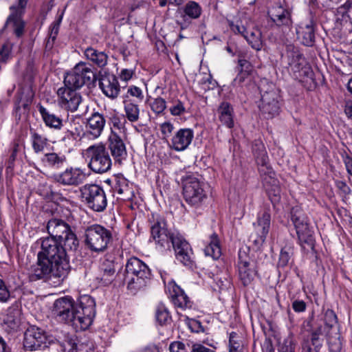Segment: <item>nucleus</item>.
Listing matches in <instances>:
<instances>
[{"mask_svg":"<svg viewBox=\"0 0 352 352\" xmlns=\"http://www.w3.org/2000/svg\"><path fill=\"white\" fill-rule=\"evenodd\" d=\"M47 337L44 330L31 326L24 333L23 346L26 349L34 351L46 346Z\"/></svg>","mask_w":352,"mask_h":352,"instance_id":"a211bd4d","label":"nucleus"},{"mask_svg":"<svg viewBox=\"0 0 352 352\" xmlns=\"http://www.w3.org/2000/svg\"><path fill=\"white\" fill-rule=\"evenodd\" d=\"M106 120L104 116L98 112L92 113L87 119L83 136L89 140H96L99 138L105 126Z\"/></svg>","mask_w":352,"mask_h":352,"instance_id":"5701e85b","label":"nucleus"},{"mask_svg":"<svg viewBox=\"0 0 352 352\" xmlns=\"http://www.w3.org/2000/svg\"><path fill=\"white\" fill-rule=\"evenodd\" d=\"M34 95L30 85L22 87L19 93L18 108L23 107L24 109H27L32 103Z\"/></svg>","mask_w":352,"mask_h":352,"instance_id":"a19ab883","label":"nucleus"},{"mask_svg":"<svg viewBox=\"0 0 352 352\" xmlns=\"http://www.w3.org/2000/svg\"><path fill=\"white\" fill-rule=\"evenodd\" d=\"M29 277L32 281L43 280L56 286L59 285L67 276H59L56 272V267L38 257L37 263L30 269Z\"/></svg>","mask_w":352,"mask_h":352,"instance_id":"9b49d317","label":"nucleus"},{"mask_svg":"<svg viewBox=\"0 0 352 352\" xmlns=\"http://www.w3.org/2000/svg\"><path fill=\"white\" fill-rule=\"evenodd\" d=\"M31 142L33 150L36 153L43 152L48 145L47 138L35 132L31 135Z\"/></svg>","mask_w":352,"mask_h":352,"instance_id":"a18cd8bd","label":"nucleus"},{"mask_svg":"<svg viewBox=\"0 0 352 352\" xmlns=\"http://www.w3.org/2000/svg\"><path fill=\"white\" fill-rule=\"evenodd\" d=\"M218 113L219 120L223 124L230 129L234 126L233 108L230 104L227 102H221L218 108Z\"/></svg>","mask_w":352,"mask_h":352,"instance_id":"c9c22d12","label":"nucleus"},{"mask_svg":"<svg viewBox=\"0 0 352 352\" xmlns=\"http://www.w3.org/2000/svg\"><path fill=\"white\" fill-rule=\"evenodd\" d=\"M151 237L160 251L170 248L172 236L176 234L171 233L167 228L166 222L162 217L156 219L151 228Z\"/></svg>","mask_w":352,"mask_h":352,"instance_id":"4468645a","label":"nucleus"},{"mask_svg":"<svg viewBox=\"0 0 352 352\" xmlns=\"http://www.w3.org/2000/svg\"><path fill=\"white\" fill-rule=\"evenodd\" d=\"M96 316V302L89 295L80 296L73 310L69 324L76 330H86L92 324Z\"/></svg>","mask_w":352,"mask_h":352,"instance_id":"39448f33","label":"nucleus"},{"mask_svg":"<svg viewBox=\"0 0 352 352\" xmlns=\"http://www.w3.org/2000/svg\"><path fill=\"white\" fill-rule=\"evenodd\" d=\"M170 352H188L184 344L181 342H173L169 346Z\"/></svg>","mask_w":352,"mask_h":352,"instance_id":"0e129e2a","label":"nucleus"},{"mask_svg":"<svg viewBox=\"0 0 352 352\" xmlns=\"http://www.w3.org/2000/svg\"><path fill=\"white\" fill-rule=\"evenodd\" d=\"M335 336H332L329 332L324 333L327 338V342L329 346V349L332 352H339L342 349V342L340 337L337 333V331L334 333Z\"/></svg>","mask_w":352,"mask_h":352,"instance_id":"3c124183","label":"nucleus"},{"mask_svg":"<svg viewBox=\"0 0 352 352\" xmlns=\"http://www.w3.org/2000/svg\"><path fill=\"white\" fill-rule=\"evenodd\" d=\"M68 248L63 247L57 239L47 237L42 240L41 250L38 257L44 259L56 267V272L60 276H67L69 265L67 259L66 251Z\"/></svg>","mask_w":352,"mask_h":352,"instance_id":"f257e3e1","label":"nucleus"},{"mask_svg":"<svg viewBox=\"0 0 352 352\" xmlns=\"http://www.w3.org/2000/svg\"><path fill=\"white\" fill-rule=\"evenodd\" d=\"M239 65L241 68V71L233 80L234 85H240L249 77V71L250 70V63L245 60L241 59L239 60Z\"/></svg>","mask_w":352,"mask_h":352,"instance_id":"de8ad7c7","label":"nucleus"},{"mask_svg":"<svg viewBox=\"0 0 352 352\" xmlns=\"http://www.w3.org/2000/svg\"><path fill=\"white\" fill-rule=\"evenodd\" d=\"M127 94L132 97H135L141 102L144 98V95L142 89L136 86H130L127 90Z\"/></svg>","mask_w":352,"mask_h":352,"instance_id":"bf43d9fd","label":"nucleus"},{"mask_svg":"<svg viewBox=\"0 0 352 352\" xmlns=\"http://www.w3.org/2000/svg\"><path fill=\"white\" fill-rule=\"evenodd\" d=\"M123 103L126 119L131 122H137L140 118V110L139 105L128 98H126Z\"/></svg>","mask_w":352,"mask_h":352,"instance_id":"58836bf2","label":"nucleus"},{"mask_svg":"<svg viewBox=\"0 0 352 352\" xmlns=\"http://www.w3.org/2000/svg\"><path fill=\"white\" fill-rule=\"evenodd\" d=\"M84 156L88 162L89 168L96 173L109 171L112 161L106 146L102 144H95L84 151Z\"/></svg>","mask_w":352,"mask_h":352,"instance_id":"0eeeda50","label":"nucleus"},{"mask_svg":"<svg viewBox=\"0 0 352 352\" xmlns=\"http://www.w3.org/2000/svg\"><path fill=\"white\" fill-rule=\"evenodd\" d=\"M204 252L206 256H211L214 259L220 256L221 248L217 234H213L211 236L209 244L204 248Z\"/></svg>","mask_w":352,"mask_h":352,"instance_id":"79ce46f5","label":"nucleus"},{"mask_svg":"<svg viewBox=\"0 0 352 352\" xmlns=\"http://www.w3.org/2000/svg\"><path fill=\"white\" fill-rule=\"evenodd\" d=\"M292 221L302 248L307 251L313 250L315 246V239L314 231L309 226L307 216L298 208H293Z\"/></svg>","mask_w":352,"mask_h":352,"instance_id":"6e6552de","label":"nucleus"},{"mask_svg":"<svg viewBox=\"0 0 352 352\" xmlns=\"http://www.w3.org/2000/svg\"><path fill=\"white\" fill-rule=\"evenodd\" d=\"M76 305L71 296L59 298L53 304L52 313L58 320L69 324Z\"/></svg>","mask_w":352,"mask_h":352,"instance_id":"f3484780","label":"nucleus"},{"mask_svg":"<svg viewBox=\"0 0 352 352\" xmlns=\"http://www.w3.org/2000/svg\"><path fill=\"white\" fill-rule=\"evenodd\" d=\"M55 180L65 186H78L85 178L83 170L79 168L70 167L54 176Z\"/></svg>","mask_w":352,"mask_h":352,"instance_id":"bb28decb","label":"nucleus"},{"mask_svg":"<svg viewBox=\"0 0 352 352\" xmlns=\"http://www.w3.org/2000/svg\"><path fill=\"white\" fill-rule=\"evenodd\" d=\"M112 240L111 231L99 224L89 226L85 231V244L91 252H104Z\"/></svg>","mask_w":352,"mask_h":352,"instance_id":"423d86ee","label":"nucleus"},{"mask_svg":"<svg viewBox=\"0 0 352 352\" xmlns=\"http://www.w3.org/2000/svg\"><path fill=\"white\" fill-rule=\"evenodd\" d=\"M169 110L170 114L173 116H179L186 112L184 104L180 100L175 101Z\"/></svg>","mask_w":352,"mask_h":352,"instance_id":"6e6d98bb","label":"nucleus"},{"mask_svg":"<svg viewBox=\"0 0 352 352\" xmlns=\"http://www.w3.org/2000/svg\"><path fill=\"white\" fill-rule=\"evenodd\" d=\"M162 278L165 285L166 292L168 294L173 305L182 309L190 307V301L184 292L175 281L168 280L162 275Z\"/></svg>","mask_w":352,"mask_h":352,"instance_id":"6ab92c4d","label":"nucleus"},{"mask_svg":"<svg viewBox=\"0 0 352 352\" xmlns=\"http://www.w3.org/2000/svg\"><path fill=\"white\" fill-rule=\"evenodd\" d=\"M271 222V216L268 212H263L258 214L256 222L254 223L255 238L252 234L250 238L253 243L257 245H262L265 241L268 234Z\"/></svg>","mask_w":352,"mask_h":352,"instance_id":"4be33fe9","label":"nucleus"},{"mask_svg":"<svg viewBox=\"0 0 352 352\" xmlns=\"http://www.w3.org/2000/svg\"><path fill=\"white\" fill-rule=\"evenodd\" d=\"M229 352H243V344L234 332L230 334Z\"/></svg>","mask_w":352,"mask_h":352,"instance_id":"864d4df0","label":"nucleus"},{"mask_svg":"<svg viewBox=\"0 0 352 352\" xmlns=\"http://www.w3.org/2000/svg\"><path fill=\"white\" fill-rule=\"evenodd\" d=\"M115 191L120 195H123L122 199H129L132 197V191L129 187L128 182L126 179H120L115 186Z\"/></svg>","mask_w":352,"mask_h":352,"instance_id":"8fccbe9b","label":"nucleus"},{"mask_svg":"<svg viewBox=\"0 0 352 352\" xmlns=\"http://www.w3.org/2000/svg\"><path fill=\"white\" fill-rule=\"evenodd\" d=\"M58 103L59 106L71 112L77 111L82 102V96L76 89L67 86L60 87L57 91Z\"/></svg>","mask_w":352,"mask_h":352,"instance_id":"2eb2a0df","label":"nucleus"},{"mask_svg":"<svg viewBox=\"0 0 352 352\" xmlns=\"http://www.w3.org/2000/svg\"><path fill=\"white\" fill-rule=\"evenodd\" d=\"M161 133L164 139L169 138L174 129L173 124L170 122H164L160 125Z\"/></svg>","mask_w":352,"mask_h":352,"instance_id":"4d7b16f0","label":"nucleus"},{"mask_svg":"<svg viewBox=\"0 0 352 352\" xmlns=\"http://www.w3.org/2000/svg\"><path fill=\"white\" fill-rule=\"evenodd\" d=\"M62 21V16H59L56 21H54L50 28L49 38L54 41L58 33L59 27Z\"/></svg>","mask_w":352,"mask_h":352,"instance_id":"13d9d810","label":"nucleus"},{"mask_svg":"<svg viewBox=\"0 0 352 352\" xmlns=\"http://www.w3.org/2000/svg\"><path fill=\"white\" fill-rule=\"evenodd\" d=\"M96 80V74L85 63H78L64 78V84L70 88L78 89L84 85L89 86Z\"/></svg>","mask_w":352,"mask_h":352,"instance_id":"9d476101","label":"nucleus"},{"mask_svg":"<svg viewBox=\"0 0 352 352\" xmlns=\"http://www.w3.org/2000/svg\"><path fill=\"white\" fill-rule=\"evenodd\" d=\"M324 326L320 325L319 327L322 328L323 335L324 333L329 332L330 329H333L336 331L337 329L334 328V325L337 322V317L334 311L331 309H327L324 315Z\"/></svg>","mask_w":352,"mask_h":352,"instance_id":"49530a36","label":"nucleus"},{"mask_svg":"<svg viewBox=\"0 0 352 352\" xmlns=\"http://www.w3.org/2000/svg\"><path fill=\"white\" fill-rule=\"evenodd\" d=\"M155 318L161 325L170 323L171 316L166 305L164 303H159L156 307Z\"/></svg>","mask_w":352,"mask_h":352,"instance_id":"c03bdc74","label":"nucleus"},{"mask_svg":"<svg viewBox=\"0 0 352 352\" xmlns=\"http://www.w3.org/2000/svg\"><path fill=\"white\" fill-rule=\"evenodd\" d=\"M252 149L256 163L260 166L259 173L263 186L272 202L278 201L280 192V186L278 181L275 178V173L267 166L268 157L264 145L261 142H256Z\"/></svg>","mask_w":352,"mask_h":352,"instance_id":"7ed1b4c3","label":"nucleus"},{"mask_svg":"<svg viewBox=\"0 0 352 352\" xmlns=\"http://www.w3.org/2000/svg\"><path fill=\"white\" fill-rule=\"evenodd\" d=\"M229 26L234 34H241L246 39L252 47L256 50H260L263 46L261 33L257 28L249 30L250 28L229 21Z\"/></svg>","mask_w":352,"mask_h":352,"instance_id":"412c9836","label":"nucleus"},{"mask_svg":"<svg viewBox=\"0 0 352 352\" xmlns=\"http://www.w3.org/2000/svg\"><path fill=\"white\" fill-rule=\"evenodd\" d=\"M307 305L302 300H295L292 302V308L295 312H303L306 310Z\"/></svg>","mask_w":352,"mask_h":352,"instance_id":"69168bd1","label":"nucleus"},{"mask_svg":"<svg viewBox=\"0 0 352 352\" xmlns=\"http://www.w3.org/2000/svg\"><path fill=\"white\" fill-rule=\"evenodd\" d=\"M80 137V131L78 130L77 128H75V131L67 130L65 133V135L63 137L62 140L64 142H66L67 140H76V139H78Z\"/></svg>","mask_w":352,"mask_h":352,"instance_id":"e2e57ef3","label":"nucleus"},{"mask_svg":"<svg viewBox=\"0 0 352 352\" xmlns=\"http://www.w3.org/2000/svg\"><path fill=\"white\" fill-rule=\"evenodd\" d=\"M279 96L274 91H267L262 94L261 103L259 108L263 114L267 118H273L278 114L280 111Z\"/></svg>","mask_w":352,"mask_h":352,"instance_id":"b1692460","label":"nucleus"},{"mask_svg":"<svg viewBox=\"0 0 352 352\" xmlns=\"http://www.w3.org/2000/svg\"><path fill=\"white\" fill-rule=\"evenodd\" d=\"M323 336L321 327L314 331L311 340H305L302 344V352H318L322 346V340L320 338Z\"/></svg>","mask_w":352,"mask_h":352,"instance_id":"f704fd0d","label":"nucleus"},{"mask_svg":"<svg viewBox=\"0 0 352 352\" xmlns=\"http://www.w3.org/2000/svg\"><path fill=\"white\" fill-rule=\"evenodd\" d=\"M202 10L201 6L195 1H191L186 3L184 8V16H188L192 19H198Z\"/></svg>","mask_w":352,"mask_h":352,"instance_id":"09e8293b","label":"nucleus"},{"mask_svg":"<svg viewBox=\"0 0 352 352\" xmlns=\"http://www.w3.org/2000/svg\"><path fill=\"white\" fill-rule=\"evenodd\" d=\"M68 248L63 247L57 239L47 237L42 240L41 250L38 257L44 259L56 267V272L60 276H67L69 265L67 259L66 251Z\"/></svg>","mask_w":352,"mask_h":352,"instance_id":"f03ea898","label":"nucleus"},{"mask_svg":"<svg viewBox=\"0 0 352 352\" xmlns=\"http://www.w3.org/2000/svg\"><path fill=\"white\" fill-rule=\"evenodd\" d=\"M38 109L47 126L56 130L61 129L63 126V120L59 116L51 113L42 105H38Z\"/></svg>","mask_w":352,"mask_h":352,"instance_id":"72a5a7b5","label":"nucleus"},{"mask_svg":"<svg viewBox=\"0 0 352 352\" xmlns=\"http://www.w3.org/2000/svg\"><path fill=\"white\" fill-rule=\"evenodd\" d=\"M110 123L112 126L111 131L117 132L120 135H125L126 129L125 126L126 120L120 117L118 113H113L109 117Z\"/></svg>","mask_w":352,"mask_h":352,"instance_id":"37998d69","label":"nucleus"},{"mask_svg":"<svg viewBox=\"0 0 352 352\" xmlns=\"http://www.w3.org/2000/svg\"><path fill=\"white\" fill-rule=\"evenodd\" d=\"M41 161L45 166L57 170L64 166L67 162V157L60 153H48L43 155Z\"/></svg>","mask_w":352,"mask_h":352,"instance_id":"2f4dec72","label":"nucleus"},{"mask_svg":"<svg viewBox=\"0 0 352 352\" xmlns=\"http://www.w3.org/2000/svg\"><path fill=\"white\" fill-rule=\"evenodd\" d=\"M94 345L87 339H70L63 344L65 352H90Z\"/></svg>","mask_w":352,"mask_h":352,"instance_id":"7c9ffc66","label":"nucleus"},{"mask_svg":"<svg viewBox=\"0 0 352 352\" xmlns=\"http://www.w3.org/2000/svg\"><path fill=\"white\" fill-rule=\"evenodd\" d=\"M239 274L244 285H249L255 276V270L250 258L244 250H239L238 261Z\"/></svg>","mask_w":352,"mask_h":352,"instance_id":"393cba45","label":"nucleus"},{"mask_svg":"<svg viewBox=\"0 0 352 352\" xmlns=\"http://www.w3.org/2000/svg\"><path fill=\"white\" fill-rule=\"evenodd\" d=\"M294 252V243L292 241H286L285 245L281 248L278 265L284 267L293 262Z\"/></svg>","mask_w":352,"mask_h":352,"instance_id":"4c0bfd02","label":"nucleus"},{"mask_svg":"<svg viewBox=\"0 0 352 352\" xmlns=\"http://www.w3.org/2000/svg\"><path fill=\"white\" fill-rule=\"evenodd\" d=\"M100 270L101 275L98 278L101 283L104 285L110 284L115 278L114 263L111 261L106 260L102 263Z\"/></svg>","mask_w":352,"mask_h":352,"instance_id":"e433bc0d","label":"nucleus"},{"mask_svg":"<svg viewBox=\"0 0 352 352\" xmlns=\"http://www.w3.org/2000/svg\"><path fill=\"white\" fill-rule=\"evenodd\" d=\"M347 173L352 176V156L346 154L342 156Z\"/></svg>","mask_w":352,"mask_h":352,"instance_id":"774afa93","label":"nucleus"},{"mask_svg":"<svg viewBox=\"0 0 352 352\" xmlns=\"http://www.w3.org/2000/svg\"><path fill=\"white\" fill-rule=\"evenodd\" d=\"M182 194L186 202L194 207L201 206L208 197V186L196 175H188L182 179Z\"/></svg>","mask_w":352,"mask_h":352,"instance_id":"20e7f679","label":"nucleus"},{"mask_svg":"<svg viewBox=\"0 0 352 352\" xmlns=\"http://www.w3.org/2000/svg\"><path fill=\"white\" fill-rule=\"evenodd\" d=\"M10 53V47L9 45L4 44L0 50V61L5 63L8 58Z\"/></svg>","mask_w":352,"mask_h":352,"instance_id":"338daca9","label":"nucleus"},{"mask_svg":"<svg viewBox=\"0 0 352 352\" xmlns=\"http://www.w3.org/2000/svg\"><path fill=\"white\" fill-rule=\"evenodd\" d=\"M47 230L50 237L63 241L66 248L69 250H76L78 248L79 242L76 234L63 220L56 218L49 220Z\"/></svg>","mask_w":352,"mask_h":352,"instance_id":"1a4fd4ad","label":"nucleus"},{"mask_svg":"<svg viewBox=\"0 0 352 352\" xmlns=\"http://www.w3.org/2000/svg\"><path fill=\"white\" fill-rule=\"evenodd\" d=\"M6 323L13 330H16L21 324V315L18 310L10 312L7 316Z\"/></svg>","mask_w":352,"mask_h":352,"instance_id":"603ef678","label":"nucleus"},{"mask_svg":"<svg viewBox=\"0 0 352 352\" xmlns=\"http://www.w3.org/2000/svg\"><path fill=\"white\" fill-rule=\"evenodd\" d=\"M288 64L294 72H300L305 64L302 55L298 51L287 52Z\"/></svg>","mask_w":352,"mask_h":352,"instance_id":"ea45409f","label":"nucleus"},{"mask_svg":"<svg viewBox=\"0 0 352 352\" xmlns=\"http://www.w3.org/2000/svg\"><path fill=\"white\" fill-rule=\"evenodd\" d=\"M278 351L279 352H294V346L292 340L289 338L284 340L283 342L280 344Z\"/></svg>","mask_w":352,"mask_h":352,"instance_id":"052dcab7","label":"nucleus"},{"mask_svg":"<svg viewBox=\"0 0 352 352\" xmlns=\"http://www.w3.org/2000/svg\"><path fill=\"white\" fill-rule=\"evenodd\" d=\"M99 87L107 97L113 99L118 97L120 91L118 79L113 75L102 76L100 80Z\"/></svg>","mask_w":352,"mask_h":352,"instance_id":"c85d7f7f","label":"nucleus"},{"mask_svg":"<svg viewBox=\"0 0 352 352\" xmlns=\"http://www.w3.org/2000/svg\"><path fill=\"white\" fill-rule=\"evenodd\" d=\"M298 39L306 46L313 45L315 41V23L309 17L302 21L296 28Z\"/></svg>","mask_w":352,"mask_h":352,"instance_id":"a878e982","label":"nucleus"},{"mask_svg":"<svg viewBox=\"0 0 352 352\" xmlns=\"http://www.w3.org/2000/svg\"><path fill=\"white\" fill-rule=\"evenodd\" d=\"M151 110L156 114H160L166 108V102L162 98L158 97L155 98L151 103Z\"/></svg>","mask_w":352,"mask_h":352,"instance_id":"5fc2aeb1","label":"nucleus"},{"mask_svg":"<svg viewBox=\"0 0 352 352\" xmlns=\"http://www.w3.org/2000/svg\"><path fill=\"white\" fill-rule=\"evenodd\" d=\"M10 292L5 283L0 279V302H5L10 298Z\"/></svg>","mask_w":352,"mask_h":352,"instance_id":"680f3d73","label":"nucleus"},{"mask_svg":"<svg viewBox=\"0 0 352 352\" xmlns=\"http://www.w3.org/2000/svg\"><path fill=\"white\" fill-rule=\"evenodd\" d=\"M174 248L175 256L178 261L187 267H191L193 263V252L190 244L179 234L172 236L170 241Z\"/></svg>","mask_w":352,"mask_h":352,"instance_id":"dca6fc26","label":"nucleus"},{"mask_svg":"<svg viewBox=\"0 0 352 352\" xmlns=\"http://www.w3.org/2000/svg\"><path fill=\"white\" fill-rule=\"evenodd\" d=\"M84 55L87 60L98 67L102 68L107 65L109 58L104 52L89 47L85 50Z\"/></svg>","mask_w":352,"mask_h":352,"instance_id":"473e14b6","label":"nucleus"},{"mask_svg":"<svg viewBox=\"0 0 352 352\" xmlns=\"http://www.w3.org/2000/svg\"><path fill=\"white\" fill-rule=\"evenodd\" d=\"M272 21L278 26L289 27L292 21L289 11L282 6H275L268 12Z\"/></svg>","mask_w":352,"mask_h":352,"instance_id":"c756f323","label":"nucleus"},{"mask_svg":"<svg viewBox=\"0 0 352 352\" xmlns=\"http://www.w3.org/2000/svg\"><path fill=\"white\" fill-rule=\"evenodd\" d=\"M108 149L110 151L115 163L122 164L127 157V151L125 143L121 135L112 130L108 138Z\"/></svg>","mask_w":352,"mask_h":352,"instance_id":"aec40b11","label":"nucleus"},{"mask_svg":"<svg viewBox=\"0 0 352 352\" xmlns=\"http://www.w3.org/2000/svg\"><path fill=\"white\" fill-rule=\"evenodd\" d=\"M128 287L137 289L144 285V280L150 276V270L141 260L136 257L129 258L126 265Z\"/></svg>","mask_w":352,"mask_h":352,"instance_id":"ddd939ff","label":"nucleus"},{"mask_svg":"<svg viewBox=\"0 0 352 352\" xmlns=\"http://www.w3.org/2000/svg\"><path fill=\"white\" fill-rule=\"evenodd\" d=\"M82 201L95 212L103 211L107 205L104 190L96 184H86L80 188Z\"/></svg>","mask_w":352,"mask_h":352,"instance_id":"f8f14e48","label":"nucleus"},{"mask_svg":"<svg viewBox=\"0 0 352 352\" xmlns=\"http://www.w3.org/2000/svg\"><path fill=\"white\" fill-rule=\"evenodd\" d=\"M194 132L188 128L180 129L173 136L170 147L176 151L186 150L192 141Z\"/></svg>","mask_w":352,"mask_h":352,"instance_id":"cd10ccee","label":"nucleus"}]
</instances>
